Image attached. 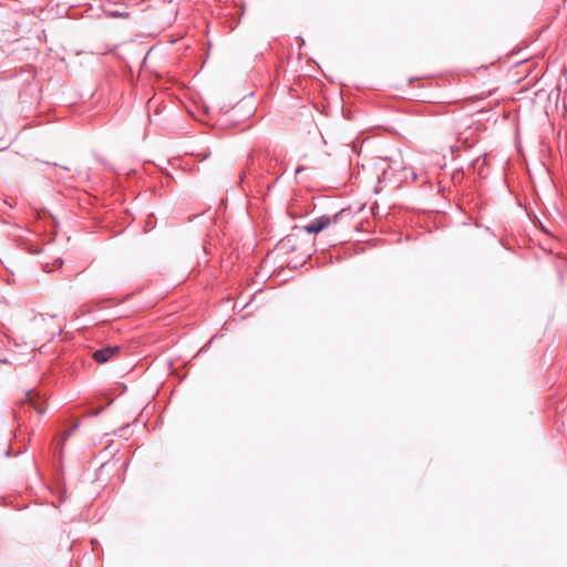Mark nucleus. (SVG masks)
<instances>
[{
    "instance_id": "1",
    "label": "nucleus",
    "mask_w": 567,
    "mask_h": 567,
    "mask_svg": "<svg viewBox=\"0 0 567 567\" xmlns=\"http://www.w3.org/2000/svg\"><path fill=\"white\" fill-rule=\"evenodd\" d=\"M272 158H270L269 151L254 150L247 158L246 169L244 174L250 173L255 166L261 169L269 171L271 167Z\"/></svg>"
},
{
    "instance_id": "2",
    "label": "nucleus",
    "mask_w": 567,
    "mask_h": 567,
    "mask_svg": "<svg viewBox=\"0 0 567 567\" xmlns=\"http://www.w3.org/2000/svg\"><path fill=\"white\" fill-rule=\"evenodd\" d=\"M343 213H344V209H341L340 212L333 214L332 216L323 215V216L317 217V218L310 220L303 227V229L308 234H318V233L324 230L326 228H328L330 225L337 224L338 220L343 215Z\"/></svg>"
},
{
    "instance_id": "3",
    "label": "nucleus",
    "mask_w": 567,
    "mask_h": 567,
    "mask_svg": "<svg viewBox=\"0 0 567 567\" xmlns=\"http://www.w3.org/2000/svg\"><path fill=\"white\" fill-rule=\"evenodd\" d=\"M21 404H28L39 414H43L45 412V400L34 390H30L24 394V399L21 401Z\"/></svg>"
},
{
    "instance_id": "4",
    "label": "nucleus",
    "mask_w": 567,
    "mask_h": 567,
    "mask_svg": "<svg viewBox=\"0 0 567 567\" xmlns=\"http://www.w3.org/2000/svg\"><path fill=\"white\" fill-rule=\"evenodd\" d=\"M121 352V347L113 346V347H105L103 349L96 350L93 353V359L97 363H105L110 359L117 357Z\"/></svg>"
},
{
    "instance_id": "5",
    "label": "nucleus",
    "mask_w": 567,
    "mask_h": 567,
    "mask_svg": "<svg viewBox=\"0 0 567 567\" xmlns=\"http://www.w3.org/2000/svg\"><path fill=\"white\" fill-rule=\"evenodd\" d=\"M45 319L43 317H40V318H34L33 319V324H34V328L37 329H41L45 326Z\"/></svg>"
},
{
    "instance_id": "6",
    "label": "nucleus",
    "mask_w": 567,
    "mask_h": 567,
    "mask_svg": "<svg viewBox=\"0 0 567 567\" xmlns=\"http://www.w3.org/2000/svg\"><path fill=\"white\" fill-rule=\"evenodd\" d=\"M78 424L72 425L68 431L63 434V441L68 440V437L76 430Z\"/></svg>"
},
{
    "instance_id": "7",
    "label": "nucleus",
    "mask_w": 567,
    "mask_h": 567,
    "mask_svg": "<svg viewBox=\"0 0 567 567\" xmlns=\"http://www.w3.org/2000/svg\"><path fill=\"white\" fill-rule=\"evenodd\" d=\"M54 337V332H51L48 337L49 340H51Z\"/></svg>"
}]
</instances>
